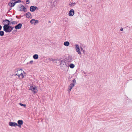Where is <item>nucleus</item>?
Returning a JSON list of instances; mask_svg holds the SVG:
<instances>
[{
  "label": "nucleus",
  "instance_id": "2f4dec72",
  "mask_svg": "<svg viewBox=\"0 0 132 132\" xmlns=\"http://www.w3.org/2000/svg\"><path fill=\"white\" fill-rule=\"evenodd\" d=\"M33 62V61L32 60L31 61H30L29 63L30 64H32Z\"/></svg>",
  "mask_w": 132,
  "mask_h": 132
},
{
  "label": "nucleus",
  "instance_id": "a18cd8bd",
  "mask_svg": "<svg viewBox=\"0 0 132 132\" xmlns=\"http://www.w3.org/2000/svg\"><path fill=\"white\" fill-rule=\"evenodd\" d=\"M10 19V21H11L12 20V18H11V19Z\"/></svg>",
  "mask_w": 132,
  "mask_h": 132
},
{
  "label": "nucleus",
  "instance_id": "f3484780",
  "mask_svg": "<svg viewBox=\"0 0 132 132\" xmlns=\"http://www.w3.org/2000/svg\"><path fill=\"white\" fill-rule=\"evenodd\" d=\"M31 15V13L29 12L27 13L26 14V16L27 18H29Z\"/></svg>",
  "mask_w": 132,
  "mask_h": 132
},
{
  "label": "nucleus",
  "instance_id": "a878e982",
  "mask_svg": "<svg viewBox=\"0 0 132 132\" xmlns=\"http://www.w3.org/2000/svg\"><path fill=\"white\" fill-rule=\"evenodd\" d=\"M19 105H20L21 106H23L24 107H26V105L25 104H22L21 103H20L19 104Z\"/></svg>",
  "mask_w": 132,
  "mask_h": 132
},
{
  "label": "nucleus",
  "instance_id": "c03bdc74",
  "mask_svg": "<svg viewBox=\"0 0 132 132\" xmlns=\"http://www.w3.org/2000/svg\"><path fill=\"white\" fill-rule=\"evenodd\" d=\"M22 16H21V15H20V17L19 18V19H20L21 18V17Z\"/></svg>",
  "mask_w": 132,
  "mask_h": 132
},
{
  "label": "nucleus",
  "instance_id": "58836bf2",
  "mask_svg": "<svg viewBox=\"0 0 132 132\" xmlns=\"http://www.w3.org/2000/svg\"><path fill=\"white\" fill-rule=\"evenodd\" d=\"M120 30L121 31H122L123 30V29L122 28H121L120 29Z\"/></svg>",
  "mask_w": 132,
  "mask_h": 132
},
{
  "label": "nucleus",
  "instance_id": "f03ea898",
  "mask_svg": "<svg viewBox=\"0 0 132 132\" xmlns=\"http://www.w3.org/2000/svg\"><path fill=\"white\" fill-rule=\"evenodd\" d=\"M72 82L73 83L70 84V86H69V88L68 91L70 92L71 90L73 87L74 86L75 84L76 83V80L75 79H73V80H72Z\"/></svg>",
  "mask_w": 132,
  "mask_h": 132
},
{
  "label": "nucleus",
  "instance_id": "aec40b11",
  "mask_svg": "<svg viewBox=\"0 0 132 132\" xmlns=\"http://www.w3.org/2000/svg\"><path fill=\"white\" fill-rule=\"evenodd\" d=\"M69 66L70 68H73L75 67V66L73 64L71 63L70 64Z\"/></svg>",
  "mask_w": 132,
  "mask_h": 132
},
{
  "label": "nucleus",
  "instance_id": "4468645a",
  "mask_svg": "<svg viewBox=\"0 0 132 132\" xmlns=\"http://www.w3.org/2000/svg\"><path fill=\"white\" fill-rule=\"evenodd\" d=\"M30 11L32 12H33L35 10V6H32L30 7Z\"/></svg>",
  "mask_w": 132,
  "mask_h": 132
},
{
  "label": "nucleus",
  "instance_id": "5701e85b",
  "mask_svg": "<svg viewBox=\"0 0 132 132\" xmlns=\"http://www.w3.org/2000/svg\"><path fill=\"white\" fill-rule=\"evenodd\" d=\"M35 21V19H32L31 20H30V22L32 24H34V22H35L34 21Z\"/></svg>",
  "mask_w": 132,
  "mask_h": 132
},
{
  "label": "nucleus",
  "instance_id": "2eb2a0df",
  "mask_svg": "<svg viewBox=\"0 0 132 132\" xmlns=\"http://www.w3.org/2000/svg\"><path fill=\"white\" fill-rule=\"evenodd\" d=\"M59 63H60V66H62L64 65V64H66L65 61H61V62L60 61H59Z\"/></svg>",
  "mask_w": 132,
  "mask_h": 132
},
{
  "label": "nucleus",
  "instance_id": "37998d69",
  "mask_svg": "<svg viewBox=\"0 0 132 132\" xmlns=\"http://www.w3.org/2000/svg\"><path fill=\"white\" fill-rule=\"evenodd\" d=\"M52 59V61H54L55 60L54 59Z\"/></svg>",
  "mask_w": 132,
  "mask_h": 132
},
{
  "label": "nucleus",
  "instance_id": "72a5a7b5",
  "mask_svg": "<svg viewBox=\"0 0 132 132\" xmlns=\"http://www.w3.org/2000/svg\"><path fill=\"white\" fill-rule=\"evenodd\" d=\"M16 31H17L16 30H14L13 31V33H14L16 32Z\"/></svg>",
  "mask_w": 132,
  "mask_h": 132
},
{
  "label": "nucleus",
  "instance_id": "a19ab883",
  "mask_svg": "<svg viewBox=\"0 0 132 132\" xmlns=\"http://www.w3.org/2000/svg\"><path fill=\"white\" fill-rule=\"evenodd\" d=\"M16 17L17 19H19V18L17 15L16 16Z\"/></svg>",
  "mask_w": 132,
  "mask_h": 132
},
{
  "label": "nucleus",
  "instance_id": "9d476101",
  "mask_svg": "<svg viewBox=\"0 0 132 132\" xmlns=\"http://www.w3.org/2000/svg\"><path fill=\"white\" fill-rule=\"evenodd\" d=\"M74 14V11L73 9H71L69 12V15L70 16H72Z\"/></svg>",
  "mask_w": 132,
  "mask_h": 132
},
{
  "label": "nucleus",
  "instance_id": "412c9836",
  "mask_svg": "<svg viewBox=\"0 0 132 132\" xmlns=\"http://www.w3.org/2000/svg\"><path fill=\"white\" fill-rule=\"evenodd\" d=\"M12 1H14L15 3L21 2V0H12Z\"/></svg>",
  "mask_w": 132,
  "mask_h": 132
},
{
  "label": "nucleus",
  "instance_id": "f257e3e1",
  "mask_svg": "<svg viewBox=\"0 0 132 132\" xmlns=\"http://www.w3.org/2000/svg\"><path fill=\"white\" fill-rule=\"evenodd\" d=\"M3 30L6 32H10L13 30L14 27H12L9 24V23L7 24H5L3 27Z\"/></svg>",
  "mask_w": 132,
  "mask_h": 132
},
{
  "label": "nucleus",
  "instance_id": "4c0bfd02",
  "mask_svg": "<svg viewBox=\"0 0 132 132\" xmlns=\"http://www.w3.org/2000/svg\"><path fill=\"white\" fill-rule=\"evenodd\" d=\"M11 9V7L9 8V11H10Z\"/></svg>",
  "mask_w": 132,
  "mask_h": 132
},
{
  "label": "nucleus",
  "instance_id": "20e7f679",
  "mask_svg": "<svg viewBox=\"0 0 132 132\" xmlns=\"http://www.w3.org/2000/svg\"><path fill=\"white\" fill-rule=\"evenodd\" d=\"M75 46L76 49V51L78 52V54L79 55H81V52L80 51L79 46L78 44H76Z\"/></svg>",
  "mask_w": 132,
  "mask_h": 132
},
{
  "label": "nucleus",
  "instance_id": "ea45409f",
  "mask_svg": "<svg viewBox=\"0 0 132 132\" xmlns=\"http://www.w3.org/2000/svg\"><path fill=\"white\" fill-rule=\"evenodd\" d=\"M18 73L16 72V73L15 75H14L15 76H16V75L17 76V75H18Z\"/></svg>",
  "mask_w": 132,
  "mask_h": 132
},
{
  "label": "nucleus",
  "instance_id": "9b49d317",
  "mask_svg": "<svg viewBox=\"0 0 132 132\" xmlns=\"http://www.w3.org/2000/svg\"><path fill=\"white\" fill-rule=\"evenodd\" d=\"M9 125L10 126L12 127H15L16 126L17 123L15 122H9Z\"/></svg>",
  "mask_w": 132,
  "mask_h": 132
},
{
  "label": "nucleus",
  "instance_id": "ddd939ff",
  "mask_svg": "<svg viewBox=\"0 0 132 132\" xmlns=\"http://www.w3.org/2000/svg\"><path fill=\"white\" fill-rule=\"evenodd\" d=\"M65 59L68 62H70L72 60V56H69L66 57Z\"/></svg>",
  "mask_w": 132,
  "mask_h": 132
},
{
  "label": "nucleus",
  "instance_id": "f704fd0d",
  "mask_svg": "<svg viewBox=\"0 0 132 132\" xmlns=\"http://www.w3.org/2000/svg\"><path fill=\"white\" fill-rule=\"evenodd\" d=\"M80 47V48H81V51L82 52V51L84 50H83V48L81 47Z\"/></svg>",
  "mask_w": 132,
  "mask_h": 132
},
{
  "label": "nucleus",
  "instance_id": "7ed1b4c3",
  "mask_svg": "<svg viewBox=\"0 0 132 132\" xmlns=\"http://www.w3.org/2000/svg\"><path fill=\"white\" fill-rule=\"evenodd\" d=\"M61 69L65 71H67L68 69L69 66L67 64H64V65L60 66Z\"/></svg>",
  "mask_w": 132,
  "mask_h": 132
},
{
  "label": "nucleus",
  "instance_id": "7c9ffc66",
  "mask_svg": "<svg viewBox=\"0 0 132 132\" xmlns=\"http://www.w3.org/2000/svg\"><path fill=\"white\" fill-rule=\"evenodd\" d=\"M82 52H83V53H84V54H86V52L85 51H84V50L83 51H82Z\"/></svg>",
  "mask_w": 132,
  "mask_h": 132
},
{
  "label": "nucleus",
  "instance_id": "6e6552de",
  "mask_svg": "<svg viewBox=\"0 0 132 132\" xmlns=\"http://www.w3.org/2000/svg\"><path fill=\"white\" fill-rule=\"evenodd\" d=\"M16 3L14 1H12L11 0L8 3V5H9L10 7H13L15 5Z\"/></svg>",
  "mask_w": 132,
  "mask_h": 132
},
{
  "label": "nucleus",
  "instance_id": "49530a36",
  "mask_svg": "<svg viewBox=\"0 0 132 132\" xmlns=\"http://www.w3.org/2000/svg\"><path fill=\"white\" fill-rule=\"evenodd\" d=\"M48 22L49 23H50L51 22V21H49V22Z\"/></svg>",
  "mask_w": 132,
  "mask_h": 132
},
{
  "label": "nucleus",
  "instance_id": "1a4fd4ad",
  "mask_svg": "<svg viewBox=\"0 0 132 132\" xmlns=\"http://www.w3.org/2000/svg\"><path fill=\"white\" fill-rule=\"evenodd\" d=\"M22 23H19L15 26V29L16 30L20 29L22 27Z\"/></svg>",
  "mask_w": 132,
  "mask_h": 132
},
{
  "label": "nucleus",
  "instance_id": "0eeeda50",
  "mask_svg": "<svg viewBox=\"0 0 132 132\" xmlns=\"http://www.w3.org/2000/svg\"><path fill=\"white\" fill-rule=\"evenodd\" d=\"M9 23V24H10V21L6 19H5V20H3L2 22V23L4 25L8 24Z\"/></svg>",
  "mask_w": 132,
  "mask_h": 132
},
{
  "label": "nucleus",
  "instance_id": "423d86ee",
  "mask_svg": "<svg viewBox=\"0 0 132 132\" xmlns=\"http://www.w3.org/2000/svg\"><path fill=\"white\" fill-rule=\"evenodd\" d=\"M19 6L20 9V11H24V12H26V7H24L23 5L21 4Z\"/></svg>",
  "mask_w": 132,
  "mask_h": 132
},
{
  "label": "nucleus",
  "instance_id": "393cba45",
  "mask_svg": "<svg viewBox=\"0 0 132 132\" xmlns=\"http://www.w3.org/2000/svg\"><path fill=\"white\" fill-rule=\"evenodd\" d=\"M76 4V3H73V2H72V3H71L70 2L69 3V5H70V6H74Z\"/></svg>",
  "mask_w": 132,
  "mask_h": 132
},
{
  "label": "nucleus",
  "instance_id": "6ab92c4d",
  "mask_svg": "<svg viewBox=\"0 0 132 132\" xmlns=\"http://www.w3.org/2000/svg\"><path fill=\"white\" fill-rule=\"evenodd\" d=\"M18 124H21L22 125L23 123V121L22 120H19L18 121Z\"/></svg>",
  "mask_w": 132,
  "mask_h": 132
},
{
  "label": "nucleus",
  "instance_id": "dca6fc26",
  "mask_svg": "<svg viewBox=\"0 0 132 132\" xmlns=\"http://www.w3.org/2000/svg\"><path fill=\"white\" fill-rule=\"evenodd\" d=\"M33 57L34 59L37 60L38 58V55L37 54H35L34 55Z\"/></svg>",
  "mask_w": 132,
  "mask_h": 132
},
{
  "label": "nucleus",
  "instance_id": "473e14b6",
  "mask_svg": "<svg viewBox=\"0 0 132 132\" xmlns=\"http://www.w3.org/2000/svg\"><path fill=\"white\" fill-rule=\"evenodd\" d=\"M35 10H38V8L36 6H35Z\"/></svg>",
  "mask_w": 132,
  "mask_h": 132
},
{
  "label": "nucleus",
  "instance_id": "39448f33",
  "mask_svg": "<svg viewBox=\"0 0 132 132\" xmlns=\"http://www.w3.org/2000/svg\"><path fill=\"white\" fill-rule=\"evenodd\" d=\"M29 89L33 91L34 94H35L37 91V87L36 86L34 87L32 86H30Z\"/></svg>",
  "mask_w": 132,
  "mask_h": 132
},
{
  "label": "nucleus",
  "instance_id": "4be33fe9",
  "mask_svg": "<svg viewBox=\"0 0 132 132\" xmlns=\"http://www.w3.org/2000/svg\"><path fill=\"white\" fill-rule=\"evenodd\" d=\"M4 35V32L3 31H0V36H3Z\"/></svg>",
  "mask_w": 132,
  "mask_h": 132
},
{
  "label": "nucleus",
  "instance_id": "cd10ccee",
  "mask_svg": "<svg viewBox=\"0 0 132 132\" xmlns=\"http://www.w3.org/2000/svg\"><path fill=\"white\" fill-rule=\"evenodd\" d=\"M34 21V25H35L36 24H37L38 23V20H35Z\"/></svg>",
  "mask_w": 132,
  "mask_h": 132
},
{
  "label": "nucleus",
  "instance_id": "bb28decb",
  "mask_svg": "<svg viewBox=\"0 0 132 132\" xmlns=\"http://www.w3.org/2000/svg\"><path fill=\"white\" fill-rule=\"evenodd\" d=\"M20 76L22 77V78H24V76L22 72H21V73L20 74Z\"/></svg>",
  "mask_w": 132,
  "mask_h": 132
},
{
  "label": "nucleus",
  "instance_id": "f8f14e48",
  "mask_svg": "<svg viewBox=\"0 0 132 132\" xmlns=\"http://www.w3.org/2000/svg\"><path fill=\"white\" fill-rule=\"evenodd\" d=\"M16 70V71H15V72H17L18 73V74H20V73H21V72H23L24 74H26V73L24 72V71H23L22 69H18Z\"/></svg>",
  "mask_w": 132,
  "mask_h": 132
},
{
  "label": "nucleus",
  "instance_id": "e433bc0d",
  "mask_svg": "<svg viewBox=\"0 0 132 132\" xmlns=\"http://www.w3.org/2000/svg\"><path fill=\"white\" fill-rule=\"evenodd\" d=\"M17 76L19 78H20V74H18Z\"/></svg>",
  "mask_w": 132,
  "mask_h": 132
},
{
  "label": "nucleus",
  "instance_id": "79ce46f5",
  "mask_svg": "<svg viewBox=\"0 0 132 132\" xmlns=\"http://www.w3.org/2000/svg\"><path fill=\"white\" fill-rule=\"evenodd\" d=\"M83 72L85 74H86V73L84 71H83V72Z\"/></svg>",
  "mask_w": 132,
  "mask_h": 132
},
{
  "label": "nucleus",
  "instance_id": "b1692460",
  "mask_svg": "<svg viewBox=\"0 0 132 132\" xmlns=\"http://www.w3.org/2000/svg\"><path fill=\"white\" fill-rule=\"evenodd\" d=\"M18 23L16 21H10V25L11 24H17Z\"/></svg>",
  "mask_w": 132,
  "mask_h": 132
},
{
  "label": "nucleus",
  "instance_id": "a211bd4d",
  "mask_svg": "<svg viewBox=\"0 0 132 132\" xmlns=\"http://www.w3.org/2000/svg\"><path fill=\"white\" fill-rule=\"evenodd\" d=\"M70 44L69 42L68 41L65 42L64 43V45L66 46H69Z\"/></svg>",
  "mask_w": 132,
  "mask_h": 132
},
{
  "label": "nucleus",
  "instance_id": "c85d7f7f",
  "mask_svg": "<svg viewBox=\"0 0 132 132\" xmlns=\"http://www.w3.org/2000/svg\"><path fill=\"white\" fill-rule=\"evenodd\" d=\"M26 2L27 4H29L30 3V2L29 0H27L26 1Z\"/></svg>",
  "mask_w": 132,
  "mask_h": 132
},
{
  "label": "nucleus",
  "instance_id": "c756f323",
  "mask_svg": "<svg viewBox=\"0 0 132 132\" xmlns=\"http://www.w3.org/2000/svg\"><path fill=\"white\" fill-rule=\"evenodd\" d=\"M21 124H17V125H16V126H18V127H19V128H21Z\"/></svg>",
  "mask_w": 132,
  "mask_h": 132
},
{
  "label": "nucleus",
  "instance_id": "c9c22d12",
  "mask_svg": "<svg viewBox=\"0 0 132 132\" xmlns=\"http://www.w3.org/2000/svg\"><path fill=\"white\" fill-rule=\"evenodd\" d=\"M2 29V26L0 25V31Z\"/></svg>",
  "mask_w": 132,
  "mask_h": 132
}]
</instances>
